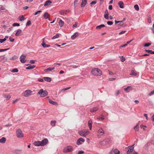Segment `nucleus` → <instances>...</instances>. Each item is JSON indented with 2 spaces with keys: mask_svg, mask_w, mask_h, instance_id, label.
<instances>
[{
  "mask_svg": "<svg viewBox=\"0 0 154 154\" xmlns=\"http://www.w3.org/2000/svg\"><path fill=\"white\" fill-rule=\"evenodd\" d=\"M92 74L96 76H100L102 74L101 71L97 68H95L93 69L91 71Z\"/></svg>",
  "mask_w": 154,
  "mask_h": 154,
  "instance_id": "1",
  "label": "nucleus"
},
{
  "mask_svg": "<svg viewBox=\"0 0 154 154\" xmlns=\"http://www.w3.org/2000/svg\"><path fill=\"white\" fill-rule=\"evenodd\" d=\"M89 131L87 129H83L78 131V133L82 137H86V136L89 134Z\"/></svg>",
  "mask_w": 154,
  "mask_h": 154,
  "instance_id": "2",
  "label": "nucleus"
},
{
  "mask_svg": "<svg viewBox=\"0 0 154 154\" xmlns=\"http://www.w3.org/2000/svg\"><path fill=\"white\" fill-rule=\"evenodd\" d=\"M104 134V132L101 127H98L97 129V135L98 138H100Z\"/></svg>",
  "mask_w": 154,
  "mask_h": 154,
  "instance_id": "3",
  "label": "nucleus"
},
{
  "mask_svg": "<svg viewBox=\"0 0 154 154\" xmlns=\"http://www.w3.org/2000/svg\"><path fill=\"white\" fill-rule=\"evenodd\" d=\"M37 94L40 95L41 97H44L48 95V92L47 91L44 90L42 89L40 90Z\"/></svg>",
  "mask_w": 154,
  "mask_h": 154,
  "instance_id": "4",
  "label": "nucleus"
},
{
  "mask_svg": "<svg viewBox=\"0 0 154 154\" xmlns=\"http://www.w3.org/2000/svg\"><path fill=\"white\" fill-rule=\"evenodd\" d=\"M16 134L17 137L18 138H20L23 137L24 134L22 131L20 129H19L16 131Z\"/></svg>",
  "mask_w": 154,
  "mask_h": 154,
  "instance_id": "5",
  "label": "nucleus"
},
{
  "mask_svg": "<svg viewBox=\"0 0 154 154\" xmlns=\"http://www.w3.org/2000/svg\"><path fill=\"white\" fill-rule=\"evenodd\" d=\"M73 148L71 146H67L64 147L63 149V152L64 153L70 152L72 151Z\"/></svg>",
  "mask_w": 154,
  "mask_h": 154,
  "instance_id": "6",
  "label": "nucleus"
},
{
  "mask_svg": "<svg viewBox=\"0 0 154 154\" xmlns=\"http://www.w3.org/2000/svg\"><path fill=\"white\" fill-rule=\"evenodd\" d=\"M32 93V91L30 90H26L23 93V95L26 97H27L30 96Z\"/></svg>",
  "mask_w": 154,
  "mask_h": 154,
  "instance_id": "7",
  "label": "nucleus"
},
{
  "mask_svg": "<svg viewBox=\"0 0 154 154\" xmlns=\"http://www.w3.org/2000/svg\"><path fill=\"white\" fill-rule=\"evenodd\" d=\"M26 56L23 54L20 57V62L22 63H25L26 60Z\"/></svg>",
  "mask_w": 154,
  "mask_h": 154,
  "instance_id": "8",
  "label": "nucleus"
},
{
  "mask_svg": "<svg viewBox=\"0 0 154 154\" xmlns=\"http://www.w3.org/2000/svg\"><path fill=\"white\" fill-rule=\"evenodd\" d=\"M85 141V140L84 139H83L82 138H80L77 140V141L76 142V144L77 145H79L82 144Z\"/></svg>",
  "mask_w": 154,
  "mask_h": 154,
  "instance_id": "9",
  "label": "nucleus"
},
{
  "mask_svg": "<svg viewBox=\"0 0 154 154\" xmlns=\"http://www.w3.org/2000/svg\"><path fill=\"white\" fill-rule=\"evenodd\" d=\"M134 145L128 147V149L127 152V154H130L133 151L134 147Z\"/></svg>",
  "mask_w": 154,
  "mask_h": 154,
  "instance_id": "10",
  "label": "nucleus"
},
{
  "mask_svg": "<svg viewBox=\"0 0 154 154\" xmlns=\"http://www.w3.org/2000/svg\"><path fill=\"white\" fill-rule=\"evenodd\" d=\"M48 140L47 138H45L41 141V146H43L46 145L48 142Z\"/></svg>",
  "mask_w": 154,
  "mask_h": 154,
  "instance_id": "11",
  "label": "nucleus"
},
{
  "mask_svg": "<svg viewBox=\"0 0 154 154\" xmlns=\"http://www.w3.org/2000/svg\"><path fill=\"white\" fill-rule=\"evenodd\" d=\"M44 40L45 38H43V41L42 44V47L44 48H48L50 47L51 46L50 45L46 44L44 42Z\"/></svg>",
  "mask_w": 154,
  "mask_h": 154,
  "instance_id": "12",
  "label": "nucleus"
},
{
  "mask_svg": "<svg viewBox=\"0 0 154 154\" xmlns=\"http://www.w3.org/2000/svg\"><path fill=\"white\" fill-rule=\"evenodd\" d=\"M15 32V35L17 36H18L20 35V34L22 32V30L20 29H18Z\"/></svg>",
  "mask_w": 154,
  "mask_h": 154,
  "instance_id": "13",
  "label": "nucleus"
},
{
  "mask_svg": "<svg viewBox=\"0 0 154 154\" xmlns=\"http://www.w3.org/2000/svg\"><path fill=\"white\" fill-rule=\"evenodd\" d=\"M109 12L107 10H106L105 12V14H104V18L107 20L109 19Z\"/></svg>",
  "mask_w": 154,
  "mask_h": 154,
  "instance_id": "14",
  "label": "nucleus"
},
{
  "mask_svg": "<svg viewBox=\"0 0 154 154\" xmlns=\"http://www.w3.org/2000/svg\"><path fill=\"white\" fill-rule=\"evenodd\" d=\"M52 2L50 0H48L47 1L45 2L44 6H48L50 5L51 3Z\"/></svg>",
  "mask_w": 154,
  "mask_h": 154,
  "instance_id": "15",
  "label": "nucleus"
},
{
  "mask_svg": "<svg viewBox=\"0 0 154 154\" xmlns=\"http://www.w3.org/2000/svg\"><path fill=\"white\" fill-rule=\"evenodd\" d=\"M99 107H94L93 108L90 109V111L91 112H95L99 109Z\"/></svg>",
  "mask_w": 154,
  "mask_h": 154,
  "instance_id": "16",
  "label": "nucleus"
},
{
  "mask_svg": "<svg viewBox=\"0 0 154 154\" xmlns=\"http://www.w3.org/2000/svg\"><path fill=\"white\" fill-rule=\"evenodd\" d=\"M34 144L36 146H41V141H35L34 142Z\"/></svg>",
  "mask_w": 154,
  "mask_h": 154,
  "instance_id": "17",
  "label": "nucleus"
},
{
  "mask_svg": "<svg viewBox=\"0 0 154 154\" xmlns=\"http://www.w3.org/2000/svg\"><path fill=\"white\" fill-rule=\"evenodd\" d=\"M78 35V32H76L74 34L71 36V38L72 39H74Z\"/></svg>",
  "mask_w": 154,
  "mask_h": 154,
  "instance_id": "18",
  "label": "nucleus"
},
{
  "mask_svg": "<svg viewBox=\"0 0 154 154\" xmlns=\"http://www.w3.org/2000/svg\"><path fill=\"white\" fill-rule=\"evenodd\" d=\"M87 0H82L81 6L82 7L84 6L86 4Z\"/></svg>",
  "mask_w": 154,
  "mask_h": 154,
  "instance_id": "19",
  "label": "nucleus"
},
{
  "mask_svg": "<svg viewBox=\"0 0 154 154\" xmlns=\"http://www.w3.org/2000/svg\"><path fill=\"white\" fill-rule=\"evenodd\" d=\"M118 5L120 8H124V3L122 1H119L118 2Z\"/></svg>",
  "mask_w": 154,
  "mask_h": 154,
  "instance_id": "20",
  "label": "nucleus"
},
{
  "mask_svg": "<svg viewBox=\"0 0 154 154\" xmlns=\"http://www.w3.org/2000/svg\"><path fill=\"white\" fill-rule=\"evenodd\" d=\"M43 16L45 19H48L50 20V19L49 17V14L48 12H45Z\"/></svg>",
  "mask_w": 154,
  "mask_h": 154,
  "instance_id": "21",
  "label": "nucleus"
},
{
  "mask_svg": "<svg viewBox=\"0 0 154 154\" xmlns=\"http://www.w3.org/2000/svg\"><path fill=\"white\" fill-rule=\"evenodd\" d=\"M92 121L91 120H89L88 121V125L90 130H91L92 129Z\"/></svg>",
  "mask_w": 154,
  "mask_h": 154,
  "instance_id": "22",
  "label": "nucleus"
},
{
  "mask_svg": "<svg viewBox=\"0 0 154 154\" xmlns=\"http://www.w3.org/2000/svg\"><path fill=\"white\" fill-rule=\"evenodd\" d=\"M35 65H29L26 68V69H32L35 67Z\"/></svg>",
  "mask_w": 154,
  "mask_h": 154,
  "instance_id": "23",
  "label": "nucleus"
},
{
  "mask_svg": "<svg viewBox=\"0 0 154 154\" xmlns=\"http://www.w3.org/2000/svg\"><path fill=\"white\" fill-rule=\"evenodd\" d=\"M55 68L54 67H49L47 69H45V71L47 72H48L49 71H51L53 69H54Z\"/></svg>",
  "mask_w": 154,
  "mask_h": 154,
  "instance_id": "24",
  "label": "nucleus"
},
{
  "mask_svg": "<svg viewBox=\"0 0 154 154\" xmlns=\"http://www.w3.org/2000/svg\"><path fill=\"white\" fill-rule=\"evenodd\" d=\"M48 100H49V102L50 104H53V105H57V103L55 101H52V100H51L50 99H48Z\"/></svg>",
  "mask_w": 154,
  "mask_h": 154,
  "instance_id": "25",
  "label": "nucleus"
},
{
  "mask_svg": "<svg viewBox=\"0 0 154 154\" xmlns=\"http://www.w3.org/2000/svg\"><path fill=\"white\" fill-rule=\"evenodd\" d=\"M18 19L20 21H22L25 20L26 18H25L23 15H21L19 16Z\"/></svg>",
  "mask_w": 154,
  "mask_h": 154,
  "instance_id": "26",
  "label": "nucleus"
},
{
  "mask_svg": "<svg viewBox=\"0 0 154 154\" xmlns=\"http://www.w3.org/2000/svg\"><path fill=\"white\" fill-rule=\"evenodd\" d=\"M7 61V58L5 56H3L1 60L0 61L2 63H4L6 62Z\"/></svg>",
  "mask_w": 154,
  "mask_h": 154,
  "instance_id": "27",
  "label": "nucleus"
},
{
  "mask_svg": "<svg viewBox=\"0 0 154 154\" xmlns=\"http://www.w3.org/2000/svg\"><path fill=\"white\" fill-rule=\"evenodd\" d=\"M43 79L45 81L48 82H50L51 81V78L49 77H44Z\"/></svg>",
  "mask_w": 154,
  "mask_h": 154,
  "instance_id": "28",
  "label": "nucleus"
},
{
  "mask_svg": "<svg viewBox=\"0 0 154 154\" xmlns=\"http://www.w3.org/2000/svg\"><path fill=\"white\" fill-rule=\"evenodd\" d=\"M105 25L104 24H101L100 25L97 26L96 27V29H100L101 28H102L105 27Z\"/></svg>",
  "mask_w": 154,
  "mask_h": 154,
  "instance_id": "29",
  "label": "nucleus"
},
{
  "mask_svg": "<svg viewBox=\"0 0 154 154\" xmlns=\"http://www.w3.org/2000/svg\"><path fill=\"white\" fill-rule=\"evenodd\" d=\"M3 97L4 98H6V99L7 100H9L11 97L10 95H7L6 94L4 95Z\"/></svg>",
  "mask_w": 154,
  "mask_h": 154,
  "instance_id": "30",
  "label": "nucleus"
},
{
  "mask_svg": "<svg viewBox=\"0 0 154 154\" xmlns=\"http://www.w3.org/2000/svg\"><path fill=\"white\" fill-rule=\"evenodd\" d=\"M6 139L5 137H3L0 139V143H4L6 141Z\"/></svg>",
  "mask_w": 154,
  "mask_h": 154,
  "instance_id": "31",
  "label": "nucleus"
},
{
  "mask_svg": "<svg viewBox=\"0 0 154 154\" xmlns=\"http://www.w3.org/2000/svg\"><path fill=\"white\" fill-rule=\"evenodd\" d=\"M64 24L63 22L61 20H60L59 22V25L60 27H62Z\"/></svg>",
  "mask_w": 154,
  "mask_h": 154,
  "instance_id": "32",
  "label": "nucleus"
},
{
  "mask_svg": "<svg viewBox=\"0 0 154 154\" xmlns=\"http://www.w3.org/2000/svg\"><path fill=\"white\" fill-rule=\"evenodd\" d=\"M56 121H52L51 122V124L52 126H54L55 125Z\"/></svg>",
  "mask_w": 154,
  "mask_h": 154,
  "instance_id": "33",
  "label": "nucleus"
},
{
  "mask_svg": "<svg viewBox=\"0 0 154 154\" xmlns=\"http://www.w3.org/2000/svg\"><path fill=\"white\" fill-rule=\"evenodd\" d=\"M59 37V34L57 33L52 38V39H54L57 38Z\"/></svg>",
  "mask_w": 154,
  "mask_h": 154,
  "instance_id": "34",
  "label": "nucleus"
},
{
  "mask_svg": "<svg viewBox=\"0 0 154 154\" xmlns=\"http://www.w3.org/2000/svg\"><path fill=\"white\" fill-rule=\"evenodd\" d=\"M130 75L133 76H136L137 74V73L135 72L133 70H132Z\"/></svg>",
  "mask_w": 154,
  "mask_h": 154,
  "instance_id": "35",
  "label": "nucleus"
},
{
  "mask_svg": "<svg viewBox=\"0 0 154 154\" xmlns=\"http://www.w3.org/2000/svg\"><path fill=\"white\" fill-rule=\"evenodd\" d=\"M114 152L115 154H120V151L117 149L114 150Z\"/></svg>",
  "mask_w": 154,
  "mask_h": 154,
  "instance_id": "36",
  "label": "nucleus"
},
{
  "mask_svg": "<svg viewBox=\"0 0 154 154\" xmlns=\"http://www.w3.org/2000/svg\"><path fill=\"white\" fill-rule=\"evenodd\" d=\"M134 8L136 10L138 11L139 10V7L138 5H134Z\"/></svg>",
  "mask_w": 154,
  "mask_h": 154,
  "instance_id": "37",
  "label": "nucleus"
},
{
  "mask_svg": "<svg viewBox=\"0 0 154 154\" xmlns=\"http://www.w3.org/2000/svg\"><path fill=\"white\" fill-rule=\"evenodd\" d=\"M128 89H130V90H131L132 89V88L130 86H128L126 88H125L124 89V90L125 91H127Z\"/></svg>",
  "mask_w": 154,
  "mask_h": 154,
  "instance_id": "38",
  "label": "nucleus"
},
{
  "mask_svg": "<svg viewBox=\"0 0 154 154\" xmlns=\"http://www.w3.org/2000/svg\"><path fill=\"white\" fill-rule=\"evenodd\" d=\"M11 71L14 72H18V70L17 69L15 68L13 69Z\"/></svg>",
  "mask_w": 154,
  "mask_h": 154,
  "instance_id": "39",
  "label": "nucleus"
},
{
  "mask_svg": "<svg viewBox=\"0 0 154 154\" xmlns=\"http://www.w3.org/2000/svg\"><path fill=\"white\" fill-rule=\"evenodd\" d=\"M134 129L136 131H138L139 130V128L138 127V125L135 126L134 128Z\"/></svg>",
  "mask_w": 154,
  "mask_h": 154,
  "instance_id": "40",
  "label": "nucleus"
},
{
  "mask_svg": "<svg viewBox=\"0 0 154 154\" xmlns=\"http://www.w3.org/2000/svg\"><path fill=\"white\" fill-rule=\"evenodd\" d=\"M151 45V43H147L145 44L144 45V47H147L149 46H150Z\"/></svg>",
  "mask_w": 154,
  "mask_h": 154,
  "instance_id": "41",
  "label": "nucleus"
},
{
  "mask_svg": "<svg viewBox=\"0 0 154 154\" xmlns=\"http://www.w3.org/2000/svg\"><path fill=\"white\" fill-rule=\"evenodd\" d=\"M123 22V20H122V21H117V20H115V24H116L118 23H122Z\"/></svg>",
  "mask_w": 154,
  "mask_h": 154,
  "instance_id": "42",
  "label": "nucleus"
},
{
  "mask_svg": "<svg viewBox=\"0 0 154 154\" xmlns=\"http://www.w3.org/2000/svg\"><path fill=\"white\" fill-rule=\"evenodd\" d=\"M97 2V1H96V0H95L94 1L90 3V5H91V6L92 5H95V4H96Z\"/></svg>",
  "mask_w": 154,
  "mask_h": 154,
  "instance_id": "43",
  "label": "nucleus"
},
{
  "mask_svg": "<svg viewBox=\"0 0 154 154\" xmlns=\"http://www.w3.org/2000/svg\"><path fill=\"white\" fill-rule=\"evenodd\" d=\"M9 49V48L7 49H0V52H3L4 51H5L7 50H8Z\"/></svg>",
  "mask_w": 154,
  "mask_h": 154,
  "instance_id": "44",
  "label": "nucleus"
},
{
  "mask_svg": "<svg viewBox=\"0 0 154 154\" xmlns=\"http://www.w3.org/2000/svg\"><path fill=\"white\" fill-rule=\"evenodd\" d=\"M31 24V22L30 20H28L27 22L26 23V26H28L30 25Z\"/></svg>",
  "mask_w": 154,
  "mask_h": 154,
  "instance_id": "45",
  "label": "nucleus"
},
{
  "mask_svg": "<svg viewBox=\"0 0 154 154\" xmlns=\"http://www.w3.org/2000/svg\"><path fill=\"white\" fill-rule=\"evenodd\" d=\"M13 26H20V24L19 23H13Z\"/></svg>",
  "mask_w": 154,
  "mask_h": 154,
  "instance_id": "46",
  "label": "nucleus"
},
{
  "mask_svg": "<svg viewBox=\"0 0 154 154\" xmlns=\"http://www.w3.org/2000/svg\"><path fill=\"white\" fill-rule=\"evenodd\" d=\"M113 23L112 21H109L107 22V24L109 25H111Z\"/></svg>",
  "mask_w": 154,
  "mask_h": 154,
  "instance_id": "47",
  "label": "nucleus"
},
{
  "mask_svg": "<svg viewBox=\"0 0 154 154\" xmlns=\"http://www.w3.org/2000/svg\"><path fill=\"white\" fill-rule=\"evenodd\" d=\"M104 141H105V140H104L103 141H100V144L101 145H104L105 143H104Z\"/></svg>",
  "mask_w": 154,
  "mask_h": 154,
  "instance_id": "48",
  "label": "nucleus"
},
{
  "mask_svg": "<svg viewBox=\"0 0 154 154\" xmlns=\"http://www.w3.org/2000/svg\"><path fill=\"white\" fill-rule=\"evenodd\" d=\"M18 58V57L16 56H14L11 58V60H14Z\"/></svg>",
  "mask_w": 154,
  "mask_h": 154,
  "instance_id": "49",
  "label": "nucleus"
},
{
  "mask_svg": "<svg viewBox=\"0 0 154 154\" xmlns=\"http://www.w3.org/2000/svg\"><path fill=\"white\" fill-rule=\"evenodd\" d=\"M145 51L146 52L149 53L151 54H152V51L151 50H145Z\"/></svg>",
  "mask_w": 154,
  "mask_h": 154,
  "instance_id": "50",
  "label": "nucleus"
},
{
  "mask_svg": "<svg viewBox=\"0 0 154 154\" xmlns=\"http://www.w3.org/2000/svg\"><path fill=\"white\" fill-rule=\"evenodd\" d=\"M121 61L123 62L125 60V59L122 56L121 57Z\"/></svg>",
  "mask_w": 154,
  "mask_h": 154,
  "instance_id": "51",
  "label": "nucleus"
},
{
  "mask_svg": "<svg viewBox=\"0 0 154 154\" xmlns=\"http://www.w3.org/2000/svg\"><path fill=\"white\" fill-rule=\"evenodd\" d=\"M146 127V126L144 125H141V128H143L144 130H145V128Z\"/></svg>",
  "mask_w": 154,
  "mask_h": 154,
  "instance_id": "52",
  "label": "nucleus"
},
{
  "mask_svg": "<svg viewBox=\"0 0 154 154\" xmlns=\"http://www.w3.org/2000/svg\"><path fill=\"white\" fill-rule=\"evenodd\" d=\"M9 40L11 42H13L14 40V38H13L11 37H10Z\"/></svg>",
  "mask_w": 154,
  "mask_h": 154,
  "instance_id": "53",
  "label": "nucleus"
},
{
  "mask_svg": "<svg viewBox=\"0 0 154 154\" xmlns=\"http://www.w3.org/2000/svg\"><path fill=\"white\" fill-rule=\"evenodd\" d=\"M127 45H128L127 44V43H126L124 45L120 46L119 47H120V48H123V47L126 46Z\"/></svg>",
  "mask_w": 154,
  "mask_h": 154,
  "instance_id": "54",
  "label": "nucleus"
},
{
  "mask_svg": "<svg viewBox=\"0 0 154 154\" xmlns=\"http://www.w3.org/2000/svg\"><path fill=\"white\" fill-rule=\"evenodd\" d=\"M154 94V90L151 91L150 93H149V96H151Z\"/></svg>",
  "mask_w": 154,
  "mask_h": 154,
  "instance_id": "55",
  "label": "nucleus"
},
{
  "mask_svg": "<svg viewBox=\"0 0 154 154\" xmlns=\"http://www.w3.org/2000/svg\"><path fill=\"white\" fill-rule=\"evenodd\" d=\"M150 145V143H147L144 146V147L146 148V147H147L148 146H149Z\"/></svg>",
  "mask_w": 154,
  "mask_h": 154,
  "instance_id": "56",
  "label": "nucleus"
},
{
  "mask_svg": "<svg viewBox=\"0 0 154 154\" xmlns=\"http://www.w3.org/2000/svg\"><path fill=\"white\" fill-rule=\"evenodd\" d=\"M126 31H122L119 33V34L121 35L124 34L126 32Z\"/></svg>",
  "mask_w": 154,
  "mask_h": 154,
  "instance_id": "57",
  "label": "nucleus"
},
{
  "mask_svg": "<svg viewBox=\"0 0 154 154\" xmlns=\"http://www.w3.org/2000/svg\"><path fill=\"white\" fill-rule=\"evenodd\" d=\"M35 60H30V63H35Z\"/></svg>",
  "mask_w": 154,
  "mask_h": 154,
  "instance_id": "58",
  "label": "nucleus"
},
{
  "mask_svg": "<svg viewBox=\"0 0 154 154\" xmlns=\"http://www.w3.org/2000/svg\"><path fill=\"white\" fill-rule=\"evenodd\" d=\"M77 24H78V23L77 22H75V24L73 25L72 27H76L77 26Z\"/></svg>",
  "mask_w": 154,
  "mask_h": 154,
  "instance_id": "59",
  "label": "nucleus"
},
{
  "mask_svg": "<svg viewBox=\"0 0 154 154\" xmlns=\"http://www.w3.org/2000/svg\"><path fill=\"white\" fill-rule=\"evenodd\" d=\"M84 153V152L83 151H79L78 152V154H83Z\"/></svg>",
  "mask_w": 154,
  "mask_h": 154,
  "instance_id": "60",
  "label": "nucleus"
},
{
  "mask_svg": "<svg viewBox=\"0 0 154 154\" xmlns=\"http://www.w3.org/2000/svg\"><path fill=\"white\" fill-rule=\"evenodd\" d=\"M119 90H117L116 91V96H117L119 94Z\"/></svg>",
  "mask_w": 154,
  "mask_h": 154,
  "instance_id": "61",
  "label": "nucleus"
},
{
  "mask_svg": "<svg viewBox=\"0 0 154 154\" xmlns=\"http://www.w3.org/2000/svg\"><path fill=\"white\" fill-rule=\"evenodd\" d=\"M41 12V11H36V12L35 13L34 15H36L38 13H40Z\"/></svg>",
  "mask_w": 154,
  "mask_h": 154,
  "instance_id": "62",
  "label": "nucleus"
},
{
  "mask_svg": "<svg viewBox=\"0 0 154 154\" xmlns=\"http://www.w3.org/2000/svg\"><path fill=\"white\" fill-rule=\"evenodd\" d=\"M38 80L39 81L41 82H44V80L42 79H38Z\"/></svg>",
  "mask_w": 154,
  "mask_h": 154,
  "instance_id": "63",
  "label": "nucleus"
},
{
  "mask_svg": "<svg viewBox=\"0 0 154 154\" xmlns=\"http://www.w3.org/2000/svg\"><path fill=\"white\" fill-rule=\"evenodd\" d=\"M148 21L149 23H150L152 22V21L150 18H149L148 19Z\"/></svg>",
  "mask_w": 154,
  "mask_h": 154,
  "instance_id": "64",
  "label": "nucleus"
}]
</instances>
